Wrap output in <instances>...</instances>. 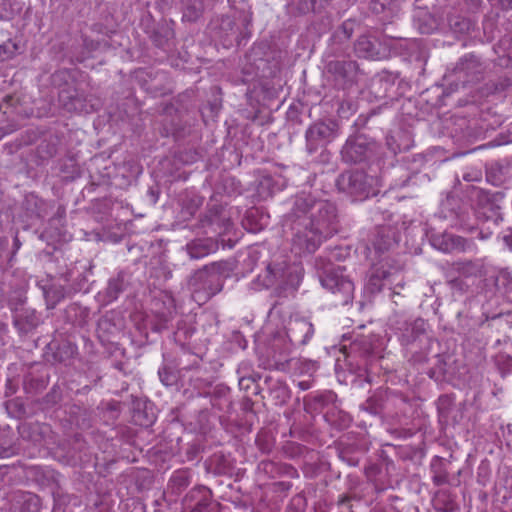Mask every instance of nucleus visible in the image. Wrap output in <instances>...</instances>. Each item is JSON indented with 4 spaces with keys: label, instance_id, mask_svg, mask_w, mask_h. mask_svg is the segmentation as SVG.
Instances as JSON below:
<instances>
[{
    "label": "nucleus",
    "instance_id": "obj_1",
    "mask_svg": "<svg viewBox=\"0 0 512 512\" xmlns=\"http://www.w3.org/2000/svg\"><path fill=\"white\" fill-rule=\"evenodd\" d=\"M286 225L292 232V251L300 256L313 253L323 239L338 231L336 206L311 195L298 196Z\"/></svg>",
    "mask_w": 512,
    "mask_h": 512
},
{
    "label": "nucleus",
    "instance_id": "obj_2",
    "mask_svg": "<svg viewBox=\"0 0 512 512\" xmlns=\"http://www.w3.org/2000/svg\"><path fill=\"white\" fill-rule=\"evenodd\" d=\"M193 293L201 298L200 294H204V298L208 299L222 290L223 279L216 265L205 267L197 271L189 281Z\"/></svg>",
    "mask_w": 512,
    "mask_h": 512
},
{
    "label": "nucleus",
    "instance_id": "obj_3",
    "mask_svg": "<svg viewBox=\"0 0 512 512\" xmlns=\"http://www.w3.org/2000/svg\"><path fill=\"white\" fill-rule=\"evenodd\" d=\"M322 286L338 297V304L348 305L354 295V284L338 269L332 270L321 277Z\"/></svg>",
    "mask_w": 512,
    "mask_h": 512
},
{
    "label": "nucleus",
    "instance_id": "obj_4",
    "mask_svg": "<svg viewBox=\"0 0 512 512\" xmlns=\"http://www.w3.org/2000/svg\"><path fill=\"white\" fill-rule=\"evenodd\" d=\"M429 241L435 249L444 253L474 252L477 249L473 240L450 232L434 233Z\"/></svg>",
    "mask_w": 512,
    "mask_h": 512
},
{
    "label": "nucleus",
    "instance_id": "obj_5",
    "mask_svg": "<svg viewBox=\"0 0 512 512\" xmlns=\"http://www.w3.org/2000/svg\"><path fill=\"white\" fill-rule=\"evenodd\" d=\"M335 132L336 124L332 121H319L310 125L305 133L307 151L311 154L319 147L331 142L335 137Z\"/></svg>",
    "mask_w": 512,
    "mask_h": 512
},
{
    "label": "nucleus",
    "instance_id": "obj_6",
    "mask_svg": "<svg viewBox=\"0 0 512 512\" xmlns=\"http://www.w3.org/2000/svg\"><path fill=\"white\" fill-rule=\"evenodd\" d=\"M338 189L352 196H365L369 193L368 177L363 171H346L336 181Z\"/></svg>",
    "mask_w": 512,
    "mask_h": 512
},
{
    "label": "nucleus",
    "instance_id": "obj_7",
    "mask_svg": "<svg viewBox=\"0 0 512 512\" xmlns=\"http://www.w3.org/2000/svg\"><path fill=\"white\" fill-rule=\"evenodd\" d=\"M371 143L364 135H357L347 139L341 150L342 158L347 163H358L367 158L372 151Z\"/></svg>",
    "mask_w": 512,
    "mask_h": 512
},
{
    "label": "nucleus",
    "instance_id": "obj_8",
    "mask_svg": "<svg viewBox=\"0 0 512 512\" xmlns=\"http://www.w3.org/2000/svg\"><path fill=\"white\" fill-rule=\"evenodd\" d=\"M314 333L312 323L303 318L291 319L286 328V337L292 346L306 344Z\"/></svg>",
    "mask_w": 512,
    "mask_h": 512
},
{
    "label": "nucleus",
    "instance_id": "obj_9",
    "mask_svg": "<svg viewBox=\"0 0 512 512\" xmlns=\"http://www.w3.org/2000/svg\"><path fill=\"white\" fill-rule=\"evenodd\" d=\"M482 71V64L474 55H469L462 58L455 68V72L458 74V78H464V84L479 80V76Z\"/></svg>",
    "mask_w": 512,
    "mask_h": 512
},
{
    "label": "nucleus",
    "instance_id": "obj_10",
    "mask_svg": "<svg viewBox=\"0 0 512 512\" xmlns=\"http://www.w3.org/2000/svg\"><path fill=\"white\" fill-rule=\"evenodd\" d=\"M296 273V270L290 271V269L282 266V265H269L267 267V279L265 280V285L267 287L273 285H294V281L298 282L299 276L293 275Z\"/></svg>",
    "mask_w": 512,
    "mask_h": 512
},
{
    "label": "nucleus",
    "instance_id": "obj_11",
    "mask_svg": "<svg viewBox=\"0 0 512 512\" xmlns=\"http://www.w3.org/2000/svg\"><path fill=\"white\" fill-rule=\"evenodd\" d=\"M453 268L464 278H482L487 274V267L483 259L457 261L453 264Z\"/></svg>",
    "mask_w": 512,
    "mask_h": 512
},
{
    "label": "nucleus",
    "instance_id": "obj_12",
    "mask_svg": "<svg viewBox=\"0 0 512 512\" xmlns=\"http://www.w3.org/2000/svg\"><path fill=\"white\" fill-rule=\"evenodd\" d=\"M397 241L398 236L394 228L390 226H380L377 228L372 244L377 252L382 253L389 250Z\"/></svg>",
    "mask_w": 512,
    "mask_h": 512
},
{
    "label": "nucleus",
    "instance_id": "obj_13",
    "mask_svg": "<svg viewBox=\"0 0 512 512\" xmlns=\"http://www.w3.org/2000/svg\"><path fill=\"white\" fill-rule=\"evenodd\" d=\"M14 509L19 512H39V497L29 492H21L16 495Z\"/></svg>",
    "mask_w": 512,
    "mask_h": 512
},
{
    "label": "nucleus",
    "instance_id": "obj_14",
    "mask_svg": "<svg viewBox=\"0 0 512 512\" xmlns=\"http://www.w3.org/2000/svg\"><path fill=\"white\" fill-rule=\"evenodd\" d=\"M355 51L358 53L360 57L370 58L374 57L375 53V44L370 39V37L363 35L360 36L355 43Z\"/></svg>",
    "mask_w": 512,
    "mask_h": 512
},
{
    "label": "nucleus",
    "instance_id": "obj_15",
    "mask_svg": "<svg viewBox=\"0 0 512 512\" xmlns=\"http://www.w3.org/2000/svg\"><path fill=\"white\" fill-rule=\"evenodd\" d=\"M187 251L191 259H200L210 253L211 245L206 241L197 240L187 245Z\"/></svg>",
    "mask_w": 512,
    "mask_h": 512
},
{
    "label": "nucleus",
    "instance_id": "obj_16",
    "mask_svg": "<svg viewBox=\"0 0 512 512\" xmlns=\"http://www.w3.org/2000/svg\"><path fill=\"white\" fill-rule=\"evenodd\" d=\"M486 179L494 186H500L505 180V169L498 163H492L486 170Z\"/></svg>",
    "mask_w": 512,
    "mask_h": 512
},
{
    "label": "nucleus",
    "instance_id": "obj_17",
    "mask_svg": "<svg viewBox=\"0 0 512 512\" xmlns=\"http://www.w3.org/2000/svg\"><path fill=\"white\" fill-rule=\"evenodd\" d=\"M468 194L470 200L477 203L479 206H485L491 201V196L487 191L475 186H471Z\"/></svg>",
    "mask_w": 512,
    "mask_h": 512
},
{
    "label": "nucleus",
    "instance_id": "obj_18",
    "mask_svg": "<svg viewBox=\"0 0 512 512\" xmlns=\"http://www.w3.org/2000/svg\"><path fill=\"white\" fill-rule=\"evenodd\" d=\"M495 285L505 291L512 288V275L507 270H500L495 276Z\"/></svg>",
    "mask_w": 512,
    "mask_h": 512
},
{
    "label": "nucleus",
    "instance_id": "obj_19",
    "mask_svg": "<svg viewBox=\"0 0 512 512\" xmlns=\"http://www.w3.org/2000/svg\"><path fill=\"white\" fill-rule=\"evenodd\" d=\"M199 492L202 493V497H201V499H199L197 501V503L192 508L193 512H203L210 505L209 491L207 489L203 488V489H200Z\"/></svg>",
    "mask_w": 512,
    "mask_h": 512
},
{
    "label": "nucleus",
    "instance_id": "obj_20",
    "mask_svg": "<svg viewBox=\"0 0 512 512\" xmlns=\"http://www.w3.org/2000/svg\"><path fill=\"white\" fill-rule=\"evenodd\" d=\"M122 289L123 284L120 279H111L108 283L107 295L110 297V299H116Z\"/></svg>",
    "mask_w": 512,
    "mask_h": 512
},
{
    "label": "nucleus",
    "instance_id": "obj_21",
    "mask_svg": "<svg viewBox=\"0 0 512 512\" xmlns=\"http://www.w3.org/2000/svg\"><path fill=\"white\" fill-rule=\"evenodd\" d=\"M14 0H0V20H7L12 17Z\"/></svg>",
    "mask_w": 512,
    "mask_h": 512
},
{
    "label": "nucleus",
    "instance_id": "obj_22",
    "mask_svg": "<svg viewBox=\"0 0 512 512\" xmlns=\"http://www.w3.org/2000/svg\"><path fill=\"white\" fill-rule=\"evenodd\" d=\"M386 144L388 148L391 150V152H393L394 154L408 147V145H402L401 143H398L395 135H388L386 137Z\"/></svg>",
    "mask_w": 512,
    "mask_h": 512
},
{
    "label": "nucleus",
    "instance_id": "obj_23",
    "mask_svg": "<svg viewBox=\"0 0 512 512\" xmlns=\"http://www.w3.org/2000/svg\"><path fill=\"white\" fill-rule=\"evenodd\" d=\"M318 369V365L312 360H303L300 362V373L312 375Z\"/></svg>",
    "mask_w": 512,
    "mask_h": 512
},
{
    "label": "nucleus",
    "instance_id": "obj_24",
    "mask_svg": "<svg viewBox=\"0 0 512 512\" xmlns=\"http://www.w3.org/2000/svg\"><path fill=\"white\" fill-rule=\"evenodd\" d=\"M229 388L225 385H217L214 387L212 392L213 401L216 399H225L229 394ZM213 406L218 405L217 403L213 402Z\"/></svg>",
    "mask_w": 512,
    "mask_h": 512
},
{
    "label": "nucleus",
    "instance_id": "obj_25",
    "mask_svg": "<svg viewBox=\"0 0 512 512\" xmlns=\"http://www.w3.org/2000/svg\"><path fill=\"white\" fill-rule=\"evenodd\" d=\"M68 110H74L77 112H89V109L86 105H84L79 98H73L70 106L67 107Z\"/></svg>",
    "mask_w": 512,
    "mask_h": 512
},
{
    "label": "nucleus",
    "instance_id": "obj_26",
    "mask_svg": "<svg viewBox=\"0 0 512 512\" xmlns=\"http://www.w3.org/2000/svg\"><path fill=\"white\" fill-rule=\"evenodd\" d=\"M55 296H56V292L55 291H47L46 292V298H47L48 302H50V299L54 298ZM61 297H63L61 292H57V299L51 305H50V303H48V307L49 308H53L56 305V302L58 300H60Z\"/></svg>",
    "mask_w": 512,
    "mask_h": 512
},
{
    "label": "nucleus",
    "instance_id": "obj_27",
    "mask_svg": "<svg viewBox=\"0 0 512 512\" xmlns=\"http://www.w3.org/2000/svg\"><path fill=\"white\" fill-rule=\"evenodd\" d=\"M463 179L467 182L478 181L481 179V173L478 171L474 173H466L463 175Z\"/></svg>",
    "mask_w": 512,
    "mask_h": 512
},
{
    "label": "nucleus",
    "instance_id": "obj_28",
    "mask_svg": "<svg viewBox=\"0 0 512 512\" xmlns=\"http://www.w3.org/2000/svg\"><path fill=\"white\" fill-rule=\"evenodd\" d=\"M391 273L384 269H377L372 278L387 280Z\"/></svg>",
    "mask_w": 512,
    "mask_h": 512
},
{
    "label": "nucleus",
    "instance_id": "obj_29",
    "mask_svg": "<svg viewBox=\"0 0 512 512\" xmlns=\"http://www.w3.org/2000/svg\"><path fill=\"white\" fill-rule=\"evenodd\" d=\"M10 47L16 49V46L12 43H7V44H4V45H1L0 46V52H4V53H8V55L6 56V58H10L12 57L13 55V51H10Z\"/></svg>",
    "mask_w": 512,
    "mask_h": 512
},
{
    "label": "nucleus",
    "instance_id": "obj_30",
    "mask_svg": "<svg viewBox=\"0 0 512 512\" xmlns=\"http://www.w3.org/2000/svg\"><path fill=\"white\" fill-rule=\"evenodd\" d=\"M503 9L512 10V0H499Z\"/></svg>",
    "mask_w": 512,
    "mask_h": 512
},
{
    "label": "nucleus",
    "instance_id": "obj_31",
    "mask_svg": "<svg viewBox=\"0 0 512 512\" xmlns=\"http://www.w3.org/2000/svg\"><path fill=\"white\" fill-rule=\"evenodd\" d=\"M343 30L347 34V37H350L351 36V32H348V31L352 30V23L351 22H345L343 24Z\"/></svg>",
    "mask_w": 512,
    "mask_h": 512
},
{
    "label": "nucleus",
    "instance_id": "obj_32",
    "mask_svg": "<svg viewBox=\"0 0 512 512\" xmlns=\"http://www.w3.org/2000/svg\"><path fill=\"white\" fill-rule=\"evenodd\" d=\"M298 386H299V388H300V389H302V390H308V389L311 387V385H310V382H309V381H300V382L298 383Z\"/></svg>",
    "mask_w": 512,
    "mask_h": 512
},
{
    "label": "nucleus",
    "instance_id": "obj_33",
    "mask_svg": "<svg viewBox=\"0 0 512 512\" xmlns=\"http://www.w3.org/2000/svg\"><path fill=\"white\" fill-rule=\"evenodd\" d=\"M488 237H489V234H484L483 232L479 233V238L480 239H487Z\"/></svg>",
    "mask_w": 512,
    "mask_h": 512
},
{
    "label": "nucleus",
    "instance_id": "obj_34",
    "mask_svg": "<svg viewBox=\"0 0 512 512\" xmlns=\"http://www.w3.org/2000/svg\"><path fill=\"white\" fill-rule=\"evenodd\" d=\"M370 352V347L369 346H365L364 349H363V353L364 354H368Z\"/></svg>",
    "mask_w": 512,
    "mask_h": 512
},
{
    "label": "nucleus",
    "instance_id": "obj_35",
    "mask_svg": "<svg viewBox=\"0 0 512 512\" xmlns=\"http://www.w3.org/2000/svg\"><path fill=\"white\" fill-rule=\"evenodd\" d=\"M159 376H160V378H161V381H162L164 384L168 385V383L166 382V380L162 377V372H161V371H159Z\"/></svg>",
    "mask_w": 512,
    "mask_h": 512
},
{
    "label": "nucleus",
    "instance_id": "obj_36",
    "mask_svg": "<svg viewBox=\"0 0 512 512\" xmlns=\"http://www.w3.org/2000/svg\"><path fill=\"white\" fill-rule=\"evenodd\" d=\"M198 16H199V11H198V10H196V11L194 12V14L192 15V17H193V18H197Z\"/></svg>",
    "mask_w": 512,
    "mask_h": 512
},
{
    "label": "nucleus",
    "instance_id": "obj_37",
    "mask_svg": "<svg viewBox=\"0 0 512 512\" xmlns=\"http://www.w3.org/2000/svg\"><path fill=\"white\" fill-rule=\"evenodd\" d=\"M435 480H436L437 484H440L443 482L440 477H436Z\"/></svg>",
    "mask_w": 512,
    "mask_h": 512
},
{
    "label": "nucleus",
    "instance_id": "obj_38",
    "mask_svg": "<svg viewBox=\"0 0 512 512\" xmlns=\"http://www.w3.org/2000/svg\"><path fill=\"white\" fill-rule=\"evenodd\" d=\"M346 500H347V499H346V497H344V496H343V497L339 500V502H340V503H344Z\"/></svg>",
    "mask_w": 512,
    "mask_h": 512
},
{
    "label": "nucleus",
    "instance_id": "obj_39",
    "mask_svg": "<svg viewBox=\"0 0 512 512\" xmlns=\"http://www.w3.org/2000/svg\"><path fill=\"white\" fill-rule=\"evenodd\" d=\"M357 346H358V340H355V341L353 342V347H355V348H356Z\"/></svg>",
    "mask_w": 512,
    "mask_h": 512
}]
</instances>
